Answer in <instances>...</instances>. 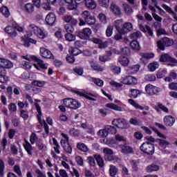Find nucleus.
<instances>
[{"label":"nucleus","instance_id":"nucleus-1","mask_svg":"<svg viewBox=\"0 0 177 177\" xmlns=\"http://www.w3.org/2000/svg\"><path fill=\"white\" fill-rule=\"evenodd\" d=\"M39 30V27L34 24H30L27 26L26 35L21 37V42L24 46L28 48L30 44H34V45L37 44V40L30 38V37H32V34L36 35Z\"/></svg>","mask_w":177,"mask_h":177},{"label":"nucleus","instance_id":"nucleus-2","mask_svg":"<svg viewBox=\"0 0 177 177\" xmlns=\"http://www.w3.org/2000/svg\"><path fill=\"white\" fill-rule=\"evenodd\" d=\"M82 17L79 19V26H85L86 24H88V26H93L95 23H96V18L95 16H93L91 15V12L89 11H84L82 13Z\"/></svg>","mask_w":177,"mask_h":177},{"label":"nucleus","instance_id":"nucleus-3","mask_svg":"<svg viewBox=\"0 0 177 177\" xmlns=\"http://www.w3.org/2000/svg\"><path fill=\"white\" fill-rule=\"evenodd\" d=\"M23 59L25 60H28L29 62L33 61L36 62L37 63L33 64L34 67L38 70V67L39 68H42V70H47L48 69V64L45 63L44 60L39 59V57L35 56V55H26V56H22Z\"/></svg>","mask_w":177,"mask_h":177},{"label":"nucleus","instance_id":"nucleus-4","mask_svg":"<svg viewBox=\"0 0 177 177\" xmlns=\"http://www.w3.org/2000/svg\"><path fill=\"white\" fill-rule=\"evenodd\" d=\"M109 133H111V135L117 133V129L114 127L106 126L104 129L99 130L97 133L100 138H107Z\"/></svg>","mask_w":177,"mask_h":177},{"label":"nucleus","instance_id":"nucleus-5","mask_svg":"<svg viewBox=\"0 0 177 177\" xmlns=\"http://www.w3.org/2000/svg\"><path fill=\"white\" fill-rule=\"evenodd\" d=\"M63 104L66 106V107H68L69 109H73L77 110V109H80L81 107V103H80L77 100L73 98H66L62 100Z\"/></svg>","mask_w":177,"mask_h":177},{"label":"nucleus","instance_id":"nucleus-6","mask_svg":"<svg viewBox=\"0 0 177 177\" xmlns=\"http://www.w3.org/2000/svg\"><path fill=\"white\" fill-rule=\"evenodd\" d=\"M113 125L119 129H128L129 124L124 118H116L112 121Z\"/></svg>","mask_w":177,"mask_h":177},{"label":"nucleus","instance_id":"nucleus-7","mask_svg":"<svg viewBox=\"0 0 177 177\" xmlns=\"http://www.w3.org/2000/svg\"><path fill=\"white\" fill-rule=\"evenodd\" d=\"M62 136L64 138V139L61 140L62 147H63L66 153H68V154H71V153H73V148L68 143V136L64 133H62Z\"/></svg>","mask_w":177,"mask_h":177},{"label":"nucleus","instance_id":"nucleus-8","mask_svg":"<svg viewBox=\"0 0 177 177\" xmlns=\"http://www.w3.org/2000/svg\"><path fill=\"white\" fill-rule=\"evenodd\" d=\"M174 45V40L168 37H163L157 41V46L160 50H164L165 46H172Z\"/></svg>","mask_w":177,"mask_h":177},{"label":"nucleus","instance_id":"nucleus-9","mask_svg":"<svg viewBox=\"0 0 177 177\" xmlns=\"http://www.w3.org/2000/svg\"><path fill=\"white\" fill-rule=\"evenodd\" d=\"M140 149L145 154L152 155L154 154V145L147 142L142 144Z\"/></svg>","mask_w":177,"mask_h":177},{"label":"nucleus","instance_id":"nucleus-10","mask_svg":"<svg viewBox=\"0 0 177 177\" xmlns=\"http://www.w3.org/2000/svg\"><path fill=\"white\" fill-rule=\"evenodd\" d=\"M145 92L147 95H149V96L158 95V93L161 92V88L157 87L151 84H149L145 86Z\"/></svg>","mask_w":177,"mask_h":177},{"label":"nucleus","instance_id":"nucleus-11","mask_svg":"<svg viewBox=\"0 0 177 177\" xmlns=\"http://www.w3.org/2000/svg\"><path fill=\"white\" fill-rule=\"evenodd\" d=\"M120 81L124 85H136L138 84V79L131 75L123 76L120 79Z\"/></svg>","mask_w":177,"mask_h":177},{"label":"nucleus","instance_id":"nucleus-12","mask_svg":"<svg viewBox=\"0 0 177 177\" xmlns=\"http://www.w3.org/2000/svg\"><path fill=\"white\" fill-rule=\"evenodd\" d=\"M35 108L37 111V118L39 120V124H41V125H44L46 133H49V127H48V124H46V122H45V120H42V119H41V117L42 116L41 106H39V104H35Z\"/></svg>","mask_w":177,"mask_h":177},{"label":"nucleus","instance_id":"nucleus-13","mask_svg":"<svg viewBox=\"0 0 177 177\" xmlns=\"http://www.w3.org/2000/svg\"><path fill=\"white\" fill-rule=\"evenodd\" d=\"M39 55L41 57H43L44 59H55V56H53V54H52V52L49 50V49L45 47L39 48Z\"/></svg>","mask_w":177,"mask_h":177},{"label":"nucleus","instance_id":"nucleus-14","mask_svg":"<svg viewBox=\"0 0 177 177\" xmlns=\"http://www.w3.org/2000/svg\"><path fill=\"white\" fill-rule=\"evenodd\" d=\"M160 62H168L169 65L171 66V67L177 64V60L168 54L162 55L160 58Z\"/></svg>","mask_w":177,"mask_h":177},{"label":"nucleus","instance_id":"nucleus-15","mask_svg":"<svg viewBox=\"0 0 177 177\" xmlns=\"http://www.w3.org/2000/svg\"><path fill=\"white\" fill-rule=\"evenodd\" d=\"M140 30L142 31L143 33L145 34L146 37L149 38V39H151L154 38V33L153 32V30L150 28V26H143L140 25Z\"/></svg>","mask_w":177,"mask_h":177},{"label":"nucleus","instance_id":"nucleus-16","mask_svg":"<svg viewBox=\"0 0 177 177\" xmlns=\"http://www.w3.org/2000/svg\"><path fill=\"white\" fill-rule=\"evenodd\" d=\"M103 153L104 154V160L106 161H114L115 160V156H113L114 152L110 148H104L103 149Z\"/></svg>","mask_w":177,"mask_h":177},{"label":"nucleus","instance_id":"nucleus-17","mask_svg":"<svg viewBox=\"0 0 177 177\" xmlns=\"http://www.w3.org/2000/svg\"><path fill=\"white\" fill-rule=\"evenodd\" d=\"M21 8L22 10L28 15H32V13H34V11L35 10V7L32 3H27L26 4H24L21 6Z\"/></svg>","mask_w":177,"mask_h":177},{"label":"nucleus","instance_id":"nucleus-18","mask_svg":"<svg viewBox=\"0 0 177 177\" xmlns=\"http://www.w3.org/2000/svg\"><path fill=\"white\" fill-rule=\"evenodd\" d=\"M5 32L8 34L11 38H16L17 37V32L15 28V24L12 26H8L4 28Z\"/></svg>","mask_w":177,"mask_h":177},{"label":"nucleus","instance_id":"nucleus-19","mask_svg":"<svg viewBox=\"0 0 177 177\" xmlns=\"http://www.w3.org/2000/svg\"><path fill=\"white\" fill-rule=\"evenodd\" d=\"M92 34V30L89 28H85L83 29L82 32H79L78 37L81 38V39H88L89 37H91Z\"/></svg>","mask_w":177,"mask_h":177},{"label":"nucleus","instance_id":"nucleus-20","mask_svg":"<svg viewBox=\"0 0 177 177\" xmlns=\"http://www.w3.org/2000/svg\"><path fill=\"white\" fill-rule=\"evenodd\" d=\"M45 20L48 26H54L56 22V15L53 12H50L46 15Z\"/></svg>","mask_w":177,"mask_h":177},{"label":"nucleus","instance_id":"nucleus-21","mask_svg":"<svg viewBox=\"0 0 177 177\" xmlns=\"http://www.w3.org/2000/svg\"><path fill=\"white\" fill-rule=\"evenodd\" d=\"M132 30H133L132 24L127 22L122 26L120 30H119V32L120 34H122V35L128 34V32H129V31H132Z\"/></svg>","mask_w":177,"mask_h":177},{"label":"nucleus","instance_id":"nucleus-22","mask_svg":"<svg viewBox=\"0 0 177 177\" xmlns=\"http://www.w3.org/2000/svg\"><path fill=\"white\" fill-rule=\"evenodd\" d=\"M0 67L1 68H12L13 64L6 59L0 58Z\"/></svg>","mask_w":177,"mask_h":177},{"label":"nucleus","instance_id":"nucleus-23","mask_svg":"<svg viewBox=\"0 0 177 177\" xmlns=\"http://www.w3.org/2000/svg\"><path fill=\"white\" fill-rule=\"evenodd\" d=\"M166 127H173L175 124V118L171 115H167L163 119Z\"/></svg>","mask_w":177,"mask_h":177},{"label":"nucleus","instance_id":"nucleus-24","mask_svg":"<svg viewBox=\"0 0 177 177\" xmlns=\"http://www.w3.org/2000/svg\"><path fill=\"white\" fill-rule=\"evenodd\" d=\"M121 149H122V152L124 154H132V153H133V148H132L129 145H127V144L122 145Z\"/></svg>","mask_w":177,"mask_h":177},{"label":"nucleus","instance_id":"nucleus-25","mask_svg":"<svg viewBox=\"0 0 177 177\" xmlns=\"http://www.w3.org/2000/svg\"><path fill=\"white\" fill-rule=\"evenodd\" d=\"M105 106L108 109H111V110H115V111H125V109L114 103L106 104Z\"/></svg>","mask_w":177,"mask_h":177},{"label":"nucleus","instance_id":"nucleus-26","mask_svg":"<svg viewBox=\"0 0 177 177\" xmlns=\"http://www.w3.org/2000/svg\"><path fill=\"white\" fill-rule=\"evenodd\" d=\"M110 9L111 11L113 12V15H115L116 16H120V15H121V8L114 3H111Z\"/></svg>","mask_w":177,"mask_h":177},{"label":"nucleus","instance_id":"nucleus-27","mask_svg":"<svg viewBox=\"0 0 177 177\" xmlns=\"http://www.w3.org/2000/svg\"><path fill=\"white\" fill-rule=\"evenodd\" d=\"M140 68V66L138 64L133 65V66H129L127 69V74H136V73L139 71Z\"/></svg>","mask_w":177,"mask_h":177},{"label":"nucleus","instance_id":"nucleus-28","mask_svg":"<svg viewBox=\"0 0 177 177\" xmlns=\"http://www.w3.org/2000/svg\"><path fill=\"white\" fill-rule=\"evenodd\" d=\"M158 67H160V64L157 62H153L148 64L147 68L151 73H154Z\"/></svg>","mask_w":177,"mask_h":177},{"label":"nucleus","instance_id":"nucleus-29","mask_svg":"<svg viewBox=\"0 0 177 177\" xmlns=\"http://www.w3.org/2000/svg\"><path fill=\"white\" fill-rule=\"evenodd\" d=\"M36 35L39 39H45L48 37V32L44 29L39 28Z\"/></svg>","mask_w":177,"mask_h":177},{"label":"nucleus","instance_id":"nucleus-30","mask_svg":"<svg viewBox=\"0 0 177 177\" xmlns=\"http://www.w3.org/2000/svg\"><path fill=\"white\" fill-rule=\"evenodd\" d=\"M142 92L136 88H131L129 90V96L133 99H136L138 96H140Z\"/></svg>","mask_w":177,"mask_h":177},{"label":"nucleus","instance_id":"nucleus-31","mask_svg":"<svg viewBox=\"0 0 177 177\" xmlns=\"http://www.w3.org/2000/svg\"><path fill=\"white\" fill-rule=\"evenodd\" d=\"M76 147L77 150L83 151V153H87V151H89V148H88V146H86L84 142H78L76 145Z\"/></svg>","mask_w":177,"mask_h":177},{"label":"nucleus","instance_id":"nucleus-32","mask_svg":"<svg viewBox=\"0 0 177 177\" xmlns=\"http://www.w3.org/2000/svg\"><path fill=\"white\" fill-rule=\"evenodd\" d=\"M76 93L79 95V96H84V97H86V99H88V100H92L93 102H96V99H95V96L92 94L86 93H81L80 91H76Z\"/></svg>","mask_w":177,"mask_h":177},{"label":"nucleus","instance_id":"nucleus-33","mask_svg":"<svg viewBox=\"0 0 177 177\" xmlns=\"http://www.w3.org/2000/svg\"><path fill=\"white\" fill-rule=\"evenodd\" d=\"M85 5L88 9H95L97 6L95 0H85Z\"/></svg>","mask_w":177,"mask_h":177},{"label":"nucleus","instance_id":"nucleus-34","mask_svg":"<svg viewBox=\"0 0 177 177\" xmlns=\"http://www.w3.org/2000/svg\"><path fill=\"white\" fill-rule=\"evenodd\" d=\"M149 9L152 12V16L153 19H155V20H156L157 21H160V23H161L162 19L161 18V17L156 14V8L153 7L152 6H149Z\"/></svg>","mask_w":177,"mask_h":177},{"label":"nucleus","instance_id":"nucleus-35","mask_svg":"<svg viewBox=\"0 0 177 177\" xmlns=\"http://www.w3.org/2000/svg\"><path fill=\"white\" fill-rule=\"evenodd\" d=\"M118 62L121 66H123L124 67H127L128 64H129V59L127 57L121 56L118 59Z\"/></svg>","mask_w":177,"mask_h":177},{"label":"nucleus","instance_id":"nucleus-36","mask_svg":"<svg viewBox=\"0 0 177 177\" xmlns=\"http://www.w3.org/2000/svg\"><path fill=\"white\" fill-rule=\"evenodd\" d=\"M24 147L25 150L27 151L28 156H32V146L28 141H26L24 144Z\"/></svg>","mask_w":177,"mask_h":177},{"label":"nucleus","instance_id":"nucleus-37","mask_svg":"<svg viewBox=\"0 0 177 177\" xmlns=\"http://www.w3.org/2000/svg\"><path fill=\"white\" fill-rule=\"evenodd\" d=\"M64 21L66 23H71L72 24H77V19H73L71 15H65L63 18Z\"/></svg>","mask_w":177,"mask_h":177},{"label":"nucleus","instance_id":"nucleus-38","mask_svg":"<svg viewBox=\"0 0 177 177\" xmlns=\"http://www.w3.org/2000/svg\"><path fill=\"white\" fill-rule=\"evenodd\" d=\"M167 71L166 68H160L156 73V77L158 79L164 78L167 75Z\"/></svg>","mask_w":177,"mask_h":177},{"label":"nucleus","instance_id":"nucleus-39","mask_svg":"<svg viewBox=\"0 0 177 177\" xmlns=\"http://www.w3.org/2000/svg\"><path fill=\"white\" fill-rule=\"evenodd\" d=\"M104 143L107 145V146H109V147H114V146L117 145V141L115 138H109L106 141L104 140Z\"/></svg>","mask_w":177,"mask_h":177},{"label":"nucleus","instance_id":"nucleus-40","mask_svg":"<svg viewBox=\"0 0 177 177\" xmlns=\"http://www.w3.org/2000/svg\"><path fill=\"white\" fill-rule=\"evenodd\" d=\"M66 3H67V8L70 10H73L77 8V4L74 3V0H65Z\"/></svg>","mask_w":177,"mask_h":177},{"label":"nucleus","instance_id":"nucleus-41","mask_svg":"<svg viewBox=\"0 0 177 177\" xmlns=\"http://www.w3.org/2000/svg\"><path fill=\"white\" fill-rule=\"evenodd\" d=\"M53 149L55 152L57 154H60V145H59V142H57V140H56V138H53Z\"/></svg>","mask_w":177,"mask_h":177},{"label":"nucleus","instance_id":"nucleus-42","mask_svg":"<svg viewBox=\"0 0 177 177\" xmlns=\"http://www.w3.org/2000/svg\"><path fill=\"white\" fill-rule=\"evenodd\" d=\"M128 103L129 104H131V106H133V107H135L137 109H138V110H143V107L142 106L139 105V104H138V102H136V101H135L132 99H129Z\"/></svg>","mask_w":177,"mask_h":177},{"label":"nucleus","instance_id":"nucleus-43","mask_svg":"<svg viewBox=\"0 0 177 177\" xmlns=\"http://www.w3.org/2000/svg\"><path fill=\"white\" fill-rule=\"evenodd\" d=\"M109 174L110 176L114 177L118 173V169L115 166L111 165L109 166Z\"/></svg>","mask_w":177,"mask_h":177},{"label":"nucleus","instance_id":"nucleus-44","mask_svg":"<svg viewBox=\"0 0 177 177\" xmlns=\"http://www.w3.org/2000/svg\"><path fill=\"white\" fill-rule=\"evenodd\" d=\"M130 46L133 50H140V45H139V42L136 40H133L130 43Z\"/></svg>","mask_w":177,"mask_h":177},{"label":"nucleus","instance_id":"nucleus-45","mask_svg":"<svg viewBox=\"0 0 177 177\" xmlns=\"http://www.w3.org/2000/svg\"><path fill=\"white\" fill-rule=\"evenodd\" d=\"M0 12L3 16H5V17H9V16L10 15V12H9V10L6 6L1 7L0 8Z\"/></svg>","mask_w":177,"mask_h":177},{"label":"nucleus","instance_id":"nucleus-46","mask_svg":"<svg viewBox=\"0 0 177 177\" xmlns=\"http://www.w3.org/2000/svg\"><path fill=\"white\" fill-rule=\"evenodd\" d=\"M91 81L92 82H94V84H95L97 86H100V88H102V86L104 85V82H103V80L99 78H91Z\"/></svg>","mask_w":177,"mask_h":177},{"label":"nucleus","instance_id":"nucleus-47","mask_svg":"<svg viewBox=\"0 0 177 177\" xmlns=\"http://www.w3.org/2000/svg\"><path fill=\"white\" fill-rule=\"evenodd\" d=\"M110 56H111V51H108L106 55L100 56L99 59L100 62H109L110 60Z\"/></svg>","mask_w":177,"mask_h":177},{"label":"nucleus","instance_id":"nucleus-48","mask_svg":"<svg viewBox=\"0 0 177 177\" xmlns=\"http://www.w3.org/2000/svg\"><path fill=\"white\" fill-rule=\"evenodd\" d=\"M123 8H124L125 13H127V15H131V13H132L133 12L132 7H131V6H129V4L124 3Z\"/></svg>","mask_w":177,"mask_h":177},{"label":"nucleus","instance_id":"nucleus-49","mask_svg":"<svg viewBox=\"0 0 177 177\" xmlns=\"http://www.w3.org/2000/svg\"><path fill=\"white\" fill-rule=\"evenodd\" d=\"M95 159L96 160L99 167H102L104 165V162L103 161V158L100 156V155H94Z\"/></svg>","mask_w":177,"mask_h":177},{"label":"nucleus","instance_id":"nucleus-50","mask_svg":"<svg viewBox=\"0 0 177 177\" xmlns=\"http://www.w3.org/2000/svg\"><path fill=\"white\" fill-rule=\"evenodd\" d=\"M109 84L111 86H112V88H115V89H120V88H122V84L118 83L114 80H111L109 82Z\"/></svg>","mask_w":177,"mask_h":177},{"label":"nucleus","instance_id":"nucleus-51","mask_svg":"<svg viewBox=\"0 0 177 177\" xmlns=\"http://www.w3.org/2000/svg\"><path fill=\"white\" fill-rule=\"evenodd\" d=\"M91 68H93V70H95V71H103V70H104V67L94 64L93 62L91 63Z\"/></svg>","mask_w":177,"mask_h":177},{"label":"nucleus","instance_id":"nucleus-52","mask_svg":"<svg viewBox=\"0 0 177 177\" xmlns=\"http://www.w3.org/2000/svg\"><path fill=\"white\" fill-rule=\"evenodd\" d=\"M69 53L72 56H78V55L81 53V50H80V49H78L77 48H71L69 49Z\"/></svg>","mask_w":177,"mask_h":177},{"label":"nucleus","instance_id":"nucleus-53","mask_svg":"<svg viewBox=\"0 0 177 177\" xmlns=\"http://www.w3.org/2000/svg\"><path fill=\"white\" fill-rule=\"evenodd\" d=\"M122 23H124V21L122 19H118V20L115 21L113 23V25L115 27L117 31H118V32H120L119 30H121V28H120V27H121V26H122Z\"/></svg>","mask_w":177,"mask_h":177},{"label":"nucleus","instance_id":"nucleus-54","mask_svg":"<svg viewBox=\"0 0 177 177\" xmlns=\"http://www.w3.org/2000/svg\"><path fill=\"white\" fill-rule=\"evenodd\" d=\"M140 56L141 57H144V59H153V57H154V53H140Z\"/></svg>","mask_w":177,"mask_h":177},{"label":"nucleus","instance_id":"nucleus-55","mask_svg":"<svg viewBox=\"0 0 177 177\" xmlns=\"http://www.w3.org/2000/svg\"><path fill=\"white\" fill-rule=\"evenodd\" d=\"M59 174L55 173V177H68L67 171L63 169H59Z\"/></svg>","mask_w":177,"mask_h":177},{"label":"nucleus","instance_id":"nucleus-56","mask_svg":"<svg viewBox=\"0 0 177 177\" xmlns=\"http://www.w3.org/2000/svg\"><path fill=\"white\" fill-rule=\"evenodd\" d=\"M98 19L102 24H107V17H106V15L103 13H100L98 15Z\"/></svg>","mask_w":177,"mask_h":177},{"label":"nucleus","instance_id":"nucleus-57","mask_svg":"<svg viewBox=\"0 0 177 177\" xmlns=\"http://www.w3.org/2000/svg\"><path fill=\"white\" fill-rule=\"evenodd\" d=\"M160 167L158 165H152L147 167V172H153V171H158Z\"/></svg>","mask_w":177,"mask_h":177},{"label":"nucleus","instance_id":"nucleus-58","mask_svg":"<svg viewBox=\"0 0 177 177\" xmlns=\"http://www.w3.org/2000/svg\"><path fill=\"white\" fill-rule=\"evenodd\" d=\"M115 140H116V143H118V142H127V138L124 137V136L120 134H116L115 136Z\"/></svg>","mask_w":177,"mask_h":177},{"label":"nucleus","instance_id":"nucleus-59","mask_svg":"<svg viewBox=\"0 0 177 177\" xmlns=\"http://www.w3.org/2000/svg\"><path fill=\"white\" fill-rule=\"evenodd\" d=\"M145 80H146V81H149V82H153L156 81V75L148 74V75H145Z\"/></svg>","mask_w":177,"mask_h":177},{"label":"nucleus","instance_id":"nucleus-60","mask_svg":"<svg viewBox=\"0 0 177 177\" xmlns=\"http://www.w3.org/2000/svg\"><path fill=\"white\" fill-rule=\"evenodd\" d=\"M87 162L91 165V167H95L96 165V162L95 161V156H88L87 158Z\"/></svg>","mask_w":177,"mask_h":177},{"label":"nucleus","instance_id":"nucleus-61","mask_svg":"<svg viewBox=\"0 0 177 177\" xmlns=\"http://www.w3.org/2000/svg\"><path fill=\"white\" fill-rule=\"evenodd\" d=\"M98 3L100 6L104 8H109V3H110V0H98Z\"/></svg>","mask_w":177,"mask_h":177},{"label":"nucleus","instance_id":"nucleus-62","mask_svg":"<svg viewBox=\"0 0 177 177\" xmlns=\"http://www.w3.org/2000/svg\"><path fill=\"white\" fill-rule=\"evenodd\" d=\"M65 38L66 39V41H75V35H73L71 32L67 33L65 35Z\"/></svg>","mask_w":177,"mask_h":177},{"label":"nucleus","instance_id":"nucleus-63","mask_svg":"<svg viewBox=\"0 0 177 177\" xmlns=\"http://www.w3.org/2000/svg\"><path fill=\"white\" fill-rule=\"evenodd\" d=\"M37 140H38V136H37V134H35V133H32L30 136V143L32 145H34V143H35V142H37Z\"/></svg>","mask_w":177,"mask_h":177},{"label":"nucleus","instance_id":"nucleus-64","mask_svg":"<svg viewBox=\"0 0 177 177\" xmlns=\"http://www.w3.org/2000/svg\"><path fill=\"white\" fill-rule=\"evenodd\" d=\"M113 26L111 25L108 26L106 30V37H111V35H113Z\"/></svg>","mask_w":177,"mask_h":177}]
</instances>
